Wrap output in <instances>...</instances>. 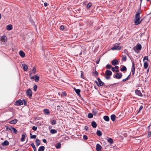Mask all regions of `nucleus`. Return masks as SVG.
Returning a JSON list of instances; mask_svg holds the SVG:
<instances>
[{
	"label": "nucleus",
	"mask_w": 151,
	"mask_h": 151,
	"mask_svg": "<svg viewBox=\"0 0 151 151\" xmlns=\"http://www.w3.org/2000/svg\"><path fill=\"white\" fill-rule=\"evenodd\" d=\"M122 73H116L115 75H114L113 77L114 78L119 79L122 77Z\"/></svg>",
	"instance_id": "obj_7"
},
{
	"label": "nucleus",
	"mask_w": 151,
	"mask_h": 151,
	"mask_svg": "<svg viewBox=\"0 0 151 151\" xmlns=\"http://www.w3.org/2000/svg\"><path fill=\"white\" fill-rule=\"evenodd\" d=\"M35 77V82H37L38 81L39 79H40V77L39 76H37V75H35L34 76Z\"/></svg>",
	"instance_id": "obj_23"
},
{
	"label": "nucleus",
	"mask_w": 151,
	"mask_h": 151,
	"mask_svg": "<svg viewBox=\"0 0 151 151\" xmlns=\"http://www.w3.org/2000/svg\"><path fill=\"white\" fill-rule=\"evenodd\" d=\"M145 60H146L148 61V57L147 56H145L144 57L143 61H144Z\"/></svg>",
	"instance_id": "obj_51"
},
{
	"label": "nucleus",
	"mask_w": 151,
	"mask_h": 151,
	"mask_svg": "<svg viewBox=\"0 0 151 151\" xmlns=\"http://www.w3.org/2000/svg\"><path fill=\"white\" fill-rule=\"evenodd\" d=\"M102 147L99 144H97L96 146V150L97 151H101Z\"/></svg>",
	"instance_id": "obj_10"
},
{
	"label": "nucleus",
	"mask_w": 151,
	"mask_h": 151,
	"mask_svg": "<svg viewBox=\"0 0 151 151\" xmlns=\"http://www.w3.org/2000/svg\"><path fill=\"white\" fill-rule=\"evenodd\" d=\"M85 130L86 131H88V127L87 126H85Z\"/></svg>",
	"instance_id": "obj_60"
},
{
	"label": "nucleus",
	"mask_w": 151,
	"mask_h": 151,
	"mask_svg": "<svg viewBox=\"0 0 151 151\" xmlns=\"http://www.w3.org/2000/svg\"><path fill=\"white\" fill-rule=\"evenodd\" d=\"M12 26L11 24H9L6 26V29L8 31L11 30L12 29Z\"/></svg>",
	"instance_id": "obj_13"
},
{
	"label": "nucleus",
	"mask_w": 151,
	"mask_h": 151,
	"mask_svg": "<svg viewBox=\"0 0 151 151\" xmlns=\"http://www.w3.org/2000/svg\"><path fill=\"white\" fill-rule=\"evenodd\" d=\"M50 132L52 134H54L57 132V131L55 129H51L50 131Z\"/></svg>",
	"instance_id": "obj_35"
},
{
	"label": "nucleus",
	"mask_w": 151,
	"mask_h": 151,
	"mask_svg": "<svg viewBox=\"0 0 151 151\" xmlns=\"http://www.w3.org/2000/svg\"><path fill=\"white\" fill-rule=\"evenodd\" d=\"M30 139H34L36 138L37 137V136L35 135H32V134L30 133Z\"/></svg>",
	"instance_id": "obj_34"
},
{
	"label": "nucleus",
	"mask_w": 151,
	"mask_h": 151,
	"mask_svg": "<svg viewBox=\"0 0 151 151\" xmlns=\"http://www.w3.org/2000/svg\"><path fill=\"white\" fill-rule=\"evenodd\" d=\"M32 72L33 73H36V68L35 67H33L32 69Z\"/></svg>",
	"instance_id": "obj_52"
},
{
	"label": "nucleus",
	"mask_w": 151,
	"mask_h": 151,
	"mask_svg": "<svg viewBox=\"0 0 151 151\" xmlns=\"http://www.w3.org/2000/svg\"><path fill=\"white\" fill-rule=\"evenodd\" d=\"M43 112L45 114L49 115L50 114V111L47 109H45L43 110Z\"/></svg>",
	"instance_id": "obj_14"
},
{
	"label": "nucleus",
	"mask_w": 151,
	"mask_h": 151,
	"mask_svg": "<svg viewBox=\"0 0 151 151\" xmlns=\"http://www.w3.org/2000/svg\"><path fill=\"white\" fill-rule=\"evenodd\" d=\"M19 54L20 55L22 58H24L25 56V53L22 51H20L19 52Z\"/></svg>",
	"instance_id": "obj_17"
},
{
	"label": "nucleus",
	"mask_w": 151,
	"mask_h": 151,
	"mask_svg": "<svg viewBox=\"0 0 151 151\" xmlns=\"http://www.w3.org/2000/svg\"><path fill=\"white\" fill-rule=\"evenodd\" d=\"M112 72L109 70H107L105 72L106 76H104L105 78L107 80L110 79L111 78L110 76L112 75Z\"/></svg>",
	"instance_id": "obj_1"
},
{
	"label": "nucleus",
	"mask_w": 151,
	"mask_h": 151,
	"mask_svg": "<svg viewBox=\"0 0 151 151\" xmlns=\"http://www.w3.org/2000/svg\"><path fill=\"white\" fill-rule=\"evenodd\" d=\"M103 118L104 119L106 122H108L109 120V118L107 116H104Z\"/></svg>",
	"instance_id": "obj_28"
},
{
	"label": "nucleus",
	"mask_w": 151,
	"mask_h": 151,
	"mask_svg": "<svg viewBox=\"0 0 151 151\" xmlns=\"http://www.w3.org/2000/svg\"><path fill=\"white\" fill-rule=\"evenodd\" d=\"M40 141L38 139H36L35 140V143L36 145L37 146L40 145Z\"/></svg>",
	"instance_id": "obj_20"
},
{
	"label": "nucleus",
	"mask_w": 151,
	"mask_h": 151,
	"mask_svg": "<svg viewBox=\"0 0 151 151\" xmlns=\"http://www.w3.org/2000/svg\"><path fill=\"white\" fill-rule=\"evenodd\" d=\"M116 116L114 114H112L111 116V120L114 122L116 119Z\"/></svg>",
	"instance_id": "obj_22"
},
{
	"label": "nucleus",
	"mask_w": 151,
	"mask_h": 151,
	"mask_svg": "<svg viewBox=\"0 0 151 151\" xmlns=\"http://www.w3.org/2000/svg\"><path fill=\"white\" fill-rule=\"evenodd\" d=\"M142 12V11H137L136 12V14H137L138 15H140L141 13Z\"/></svg>",
	"instance_id": "obj_57"
},
{
	"label": "nucleus",
	"mask_w": 151,
	"mask_h": 151,
	"mask_svg": "<svg viewBox=\"0 0 151 151\" xmlns=\"http://www.w3.org/2000/svg\"><path fill=\"white\" fill-rule=\"evenodd\" d=\"M23 104V101L20 99L17 100L14 103V105L16 106H20Z\"/></svg>",
	"instance_id": "obj_4"
},
{
	"label": "nucleus",
	"mask_w": 151,
	"mask_h": 151,
	"mask_svg": "<svg viewBox=\"0 0 151 151\" xmlns=\"http://www.w3.org/2000/svg\"><path fill=\"white\" fill-rule=\"evenodd\" d=\"M107 141L109 143L111 144H112L114 142L113 139L110 138H108L107 139Z\"/></svg>",
	"instance_id": "obj_25"
},
{
	"label": "nucleus",
	"mask_w": 151,
	"mask_h": 151,
	"mask_svg": "<svg viewBox=\"0 0 151 151\" xmlns=\"http://www.w3.org/2000/svg\"><path fill=\"white\" fill-rule=\"evenodd\" d=\"M81 78L85 79V77L83 74V73L82 71H81Z\"/></svg>",
	"instance_id": "obj_43"
},
{
	"label": "nucleus",
	"mask_w": 151,
	"mask_h": 151,
	"mask_svg": "<svg viewBox=\"0 0 151 151\" xmlns=\"http://www.w3.org/2000/svg\"><path fill=\"white\" fill-rule=\"evenodd\" d=\"M141 4H140V6L139 7L138 9L137 10V11H141Z\"/></svg>",
	"instance_id": "obj_62"
},
{
	"label": "nucleus",
	"mask_w": 151,
	"mask_h": 151,
	"mask_svg": "<svg viewBox=\"0 0 151 151\" xmlns=\"http://www.w3.org/2000/svg\"><path fill=\"white\" fill-rule=\"evenodd\" d=\"M120 70L122 72L125 71L127 70V68L124 65H123L122 68H121Z\"/></svg>",
	"instance_id": "obj_29"
},
{
	"label": "nucleus",
	"mask_w": 151,
	"mask_h": 151,
	"mask_svg": "<svg viewBox=\"0 0 151 151\" xmlns=\"http://www.w3.org/2000/svg\"><path fill=\"white\" fill-rule=\"evenodd\" d=\"M83 138L85 140H86L88 139V137L86 135H84L83 136Z\"/></svg>",
	"instance_id": "obj_54"
},
{
	"label": "nucleus",
	"mask_w": 151,
	"mask_h": 151,
	"mask_svg": "<svg viewBox=\"0 0 151 151\" xmlns=\"http://www.w3.org/2000/svg\"><path fill=\"white\" fill-rule=\"evenodd\" d=\"M143 106L142 105L139 108V110L138 111V113L139 112H140V111L142 110V108H143Z\"/></svg>",
	"instance_id": "obj_56"
},
{
	"label": "nucleus",
	"mask_w": 151,
	"mask_h": 151,
	"mask_svg": "<svg viewBox=\"0 0 151 151\" xmlns=\"http://www.w3.org/2000/svg\"><path fill=\"white\" fill-rule=\"evenodd\" d=\"M142 49V45L141 44L137 43V45L133 48L135 52L138 53L137 51H140Z\"/></svg>",
	"instance_id": "obj_3"
},
{
	"label": "nucleus",
	"mask_w": 151,
	"mask_h": 151,
	"mask_svg": "<svg viewBox=\"0 0 151 151\" xmlns=\"http://www.w3.org/2000/svg\"><path fill=\"white\" fill-rule=\"evenodd\" d=\"M92 113H93L92 114L94 116H95L97 114V112L94 111H92Z\"/></svg>",
	"instance_id": "obj_53"
},
{
	"label": "nucleus",
	"mask_w": 151,
	"mask_h": 151,
	"mask_svg": "<svg viewBox=\"0 0 151 151\" xmlns=\"http://www.w3.org/2000/svg\"><path fill=\"white\" fill-rule=\"evenodd\" d=\"M22 101H23V104L25 105V106H27V102L24 99H23L22 100Z\"/></svg>",
	"instance_id": "obj_48"
},
{
	"label": "nucleus",
	"mask_w": 151,
	"mask_h": 151,
	"mask_svg": "<svg viewBox=\"0 0 151 151\" xmlns=\"http://www.w3.org/2000/svg\"><path fill=\"white\" fill-rule=\"evenodd\" d=\"M112 67V66L110 64H107L106 66V68L108 69H110Z\"/></svg>",
	"instance_id": "obj_44"
},
{
	"label": "nucleus",
	"mask_w": 151,
	"mask_h": 151,
	"mask_svg": "<svg viewBox=\"0 0 151 151\" xmlns=\"http://www.w3.org/2000/svg\"><path fill=\"white\" fill-rule=\"evenodd\" d=\"M64 26L63 25H62L60 26V30H62L64 29Z\"/></svg>",
	"instance_id": "obj_50"
},
{
	"label": "nucleus",
	"mask_w": 151,
	"mask_h": 151,
	"mask_svg": "<svg viewBox=\"0 0 151 151\" xmlns=\"http://www.w3.org/2000/svg\"><path fill=\"white\" fill-rule=\"evenodd\" d=\"M1 133L2 134H4L5 136V137L6 136L7 137L8 136V133L5 131H4V130H3L1 132Z\"/></svg>",
	"instance_id": "obj_31"
},
{
	"label": "nucleus",
	"mask_w": 151,
	"mask_h": 151,
	"mask_svg": "<svg viewBox=\"0 0 151 151\" xmlns=\"http://www.w3.org/2000/svg\"><path fill=\"white\" fill-rule=\"evenodd\" d=\"M135 93L136 95L142 97L143 96L142 94L141 93V92L139 90H136L135 91Z\"/></svg>",
	"instance_id": "obj_9"
},
{
	"label": "nucleus",
	"mask_w": 151,
	"mask_h": 151,
	"mask_svg": "<svg viewBox=\"0 0 151 151\" xmlns=\"http://www.w3.org/2000/svg\"><path fill=\"white\" fill-rule=\"evenodd\" d=\"M116 83H114L112 84H111L110 86L109 85H105V84H104V87H105V88H108L109 86H111L112 85H115V84H116Z\"/></svg>",
	"instance_id": "obj_46"
},
{
	"label": "nucleus",
	"mask_w": 151,
	"mask_h": 151,
	"mask_svg": "<svg viewBox=\"0 0 151 151\" xmlns=\"http://www.w3.org/2000/svg\"><path fill=\"white\" fill-rule=\"evenodd\" d=\"M22 66L23 67V69L24 70L26 71L27 70L28 68V67L25 64H22Z\"/></svg>",
	"instance_id": "obj_18"
},
{
	"label": "nucleus",
	"mask_w": 151,
	"mask_h": 151,
	"mask_svg": "<svg viewBox=\"0 0 151 151\" xmlns=\"http://www.w3.org/2000/svg\"><path fill=\"white\" fill-rule=\"evenodd\" d=\"M97 135L99 137H100L102 135V133L100 130H98L96 132Z\"/></svg>",
	"instance_id": "obj_32"
},
{
	"label": "nucleus",
	"mask_w": 151,
	"mask_h": 151,
	"mask_svg": "<svg viewBox=\"0 0 151 151\" xmlns=\"http://www.w3.org/2000/svg\"><path fill=\"white\" fill-rule=\"evenodd\" d=\"M122 60L124 62L126 61L127 60V57L125 55H122Z\"/></svg>",
	"instance_id": "obj_41"
},
{
	"label": "nucleus",
	"mask_w": 151,
	"mask_h": 151,
	"mask_svg": "<svg viewBox=\"0 0 151 151\" xmlns=\"http://www.w3.org/2000/svg\"><path fill=\"white\" fill-rule=\"evenodd\" d=\"M5 127H6V130H7L8 129H9L12 132V130H11V127H10L7 126H5Z\"/></svg>",
	"instance_id": "obj_49"
},
{
	"label": "nucleus",
	"mask_w": 151,
	"mask_h": 151,
	"mask_svg": "<svg viewBox=\"0 0 151 151\" xmlns=\"http://www.w3.org/2000/svg\"><path fill=\"white\" fill-rule=\"evenodd\" d=\"M140 19V15L136 14L135 16V18L134 19V22L135 25H137L139 24V21Z\"/></svg>",
	"instance_id": "obj_2"
},
{
	"label": "nucleus",
	"mask_w": 151,
	"mask_h": 151,
	"mask_svg": "<svg viewBox=\"0 0 151 151\" xmlns=\"http://www.w3.org/2000/svg\"><path fill=\"white\" fill-rule=\"evenodd\" d=\"M25 136L24 134H22V138L21 139V142H23L25 140Z\"/></svg>",
	"instance_id": "obj_38"
},
{
	"label": "nucleus",
	"mask_w": 151,
	"mask_h": 151,
	"mask_svg": "<svg viewBox=\"0 0 151 151\" xmlns=\"http://www.w3.org/2000/svg\"><path fill=\"white\" fill-rule=\"evenodd\" d=\"M144 67L145 69H146L148 67V64L147 62H145L144 63Z\"/></svg>",
	"instance_id": "obj_39"
},
{
	"label": "nucleus",
	"mask_w": 151,
	"mask_h": 151,
	"mask_svg": "<svg viewBox=\"0 0 151 151\" xmlns=\"http://www.w3.org/2000/svg\"><path fill=\"white\" fill-rule=\"evenodd\" d=\"M135 70H131V72L132 73V76H134V74Z\"/></svg>",
	"instance_id": "obj_64"
},
{
	"label": "nucleus",
	"mask_w": 151,
	"mask_h": 151,
	"mask_svg": "<svg viewBox=\"0 0 151 151\" xmlns=\"http://www.w3.org/2000/svg\"><path fill=\"white\" fill-rule=\"evenodd\" d=\"M111 64L114 65H116L119 63V61L116 59H114L111 61Z\"/></svg>",
	"instance_id": "obj_11"
},
{
	"label": "nucleus",
	"mask_w": 151,
	"mask_h": 151,
	"mask_svg": "<svg viewBox=\"0 0 151 151\" xmlns=\"http://www.w3.org/2000/svg\"><path fill=\"white\" fill-rule=\"evenodd\" d=\"M144 18H145V17L143 18H142V19H141V20H140L139 21V24H140L141 23H142V22L143 21V19H144Z\"/></svg>",
	"instance_id": "obj_61"
},
{
	"label": "nucleus",
	"mask_w": 151,
	"mask_h": 151,
	"mask_svg": "<svg viewBox=\"0 0 151 151\" xmlns=\"http://www.w3.org/2000/svg\"><path fill=\"white\" fill-rule=\"evenodd\" d=\"M7 40V37L6 36L4 35L2 36H1V41L4 42L3 45H4V42H6Z\"/></svg>",
	"instance_id": "obj_6"
},
{
	"label": "nucleus",
	"mask_w": 151,
	"mask_h": 151,
	"mask_svg": "<svg viewBox=\"0 0 151 151\" xmlns=\"http://www.w3.org/2000/svg\"><path fill=\"white\" fill-rule=\"evenodd\" d=\"M121 49V47L120 46H116L115 45L113 47L111 48V50H119Z\"/></svg>",
	"instance_id": "obj_8"
},
{
	"label": "nucleus",
	"mask_w": 151,
	"mask_h": 151,
	"mask_svg": "<svg viewBox=\"0 0 151 151\" xmlns=\"http://www.w3.org/2000/svg\"><path fill=\"white\" fill-rule=\"evenodd\" d=\"M55 147L57 149L60 148L61 146V144L60 142L57 143L55 145Z\"/></svg>",
	"instance_id": "obj_30"
},
{
	"label": "nucleus",
	"mask_w": 151,
	"mask_h": 151,
	"mask_svg": "<svg viewBox=\"0 0 151 151\" xmlns=\"http://www.w3.org/2000/svg\"><path fill=\"white\" fill-rule=\"evenodd\" d=\"M147 137H150V136H151V131H149L148 132V134H147Z\"/></svg>",
	"instance_id": "obj_47"
},
{
	"label": "nucleus",
	"mask_w": 151,
	"mask_h": 151,
	"mask_svg": "<svg viewBox=\"0 0 151 151\" xmlns=\"http://www.w3.org/2000/svg\"><path fill=\"white\" fill-rule=\"evenodd\" d=\"M131 70H135V63L134 62L132 61V65Z\"/></svg>",
	"instance_id": "obj_33"
},
{
	"label": "nucleus",
	"mask_w": 151,
	"mask_h": 151,
	"mask_svg": "<svg viewBox=\"0 0 151 151\" xmlns=\"http://www.w3.org/2000/svg\"><path fill=\"white\" fill-rule=\"evenodd\" d=\"M92 6V4L91 3L89 2V3L87 5H86V8L87 9H88L91 6Z\"/></svg>",
	"instance_id": "obj_37"
},
{
	"label": "nucleus",
	"mask_w": 151,
	"mask_h": 151,
	"mask_svg": "<svg viewBox=\"0 0 151 151\" xmlns=\"http://www.w3.org/2000/svg\"><path fill=\"white\" fill-rule=\"evenodd\" d=\"M50 122L52 125H54L57 124V122L55 119H52L50 120Z\"/></svg>",
	"instance_id": "obj_21"
},
{
	"label": "nucleus",
	"mask_w": 151,
	"mask_h": 151,
	"mask_svg": "<svg viewBox=\"0 0 151 151\" xmlns=\"http://www.w3.org/2000/svg\"><path fill=\"white\" fill-rule=\"evenodd\" d=\"M73 89L77 94H79V93L81 92V90L80 89H76L75 87H74Z\"/></svg>",
	"instance_id": "obj_26"
},
{
	"label": "nucleus",
	"mask_w": 151,
	"mask_h": 151,
	"mask_svg": "<svg viewBox=\"0 0 151 151\" xmlns=\"http://www.w3.org/2000/svg\"><path fill=\"white\" fill-rule=\"evenodd\" d=\"M31 146L33 148L34 151H36V148L34 143H32V144H31Z\"/></svg>",
	"instance_id": "obj_40"
},
{
	"label": "nucleus",
	"mask_w": 151,
	"mask_h": 151,
	"mask_svg": "<svg viewBox=\"0 0 151 151\" xmlns=\"http://www.w3.org/2000/svg\"><path fill=\"white\" fill-rule=\"evenodd\" d=\"M45 149V147L43 146H40L38 150V151H44Z\"/></svg>",
	"instance_id": "obj_27"
},
{
	"label": "nucleus",
	"mask_w": 151,
	"mask_h": 151,
	"mask_svg": "<svg viewBox=\"0 0 151 151\" xmlns=\"http://www.w3.org/2000/svg\"><path fill=\"white\" fill-rule=\"evenodd\" d=\"M11 130H12V131H13V132L15 134H17L18 132L17 130L12 126L11 127Z\"/></svg>",
	"instance_id": "obj_24"
},
{
	"label": "nucleus",
	"mask_w": 151,
	"mask_h": 151,
	"mask_svg": "<svg viewBox=\"0 0 151 151\" xmlns=\"http://www.w3.org/2000/svg\"><path fill=\"white\" fill-rule=\"evenodd\" d=\"M37 88V86L36 85H35L33 87V90L35 91H36Z\"/></svg>",
	"instance_id": "obj_45"
},
{
	"label": "nucleus",
	"mask_w": 151,
	"mask_h": 151,
	"mask_svg": "<svg viewBox=\"0 0 151 151\" xmlns=\"http://www.w3.org/2000/svg\"><path fill=\"white\" fill-rule=\"evenodd\" d=\"M111 68V70H112V71H113L114 72L116 70H115V68L114 67H112V68Z\"/></svg>",
	"instance_id": "obj_58"
},
{
	"label": "nucleus",
	"mask_w": 151,
	"mask_h": 151,
	"mask_svg": "<svg viewBox=\"0 0 151 151\" xmlns=\"http://www.w3.org/2000/svg\"><path fill=\"white\" fill-rule=\"evenodd\" d=\"M91 125L93 128H96L97 126L96 123L94 121H93L91 122Z\"/></svg>",
	"instance_id": "obj_16"
},
{
	"label": "nucleus",
	"mask_w": 151,
	"mask_h": 151,
	"mask_svg": "<svg viewBox=\"0 0 151 151\" xmlns=\"http://www.w3.org/2000/svg\"><path fill=\"white\" fill-rule=\"evenodd\" d=\"M9 144V142L7 140H5L2 143V145L3 146H6L8 145Z\"/></svg>",
	"instance_id": "obj_15"
},
{
	"label": "nucleus",
	"mask_w": 151,
	"mask_h": 151,
	"mask_svg": "<svg viewBox=\"0 0 151 151\" xmlns=\"http://www.w3.org/2000/svg\"><path fill=\"white\" fill-rule=\"evenodd\" d=\"M96 68L95 67L94 71V72H92V74H93V76H94L96 78H97V76H98L99 75V73L96 71Z\"/></svg>",
	"instance_id": "obj_12"
},
{
	"label": "nucleus",
	"mask_w": 151,
	"mask_h": 151,
	"mask_svg": "<svg viewBox=\"0 0 151 151\" xmlns=\"http://www.w3.org/2000/svg\"><path fill=\"white\" fill-rule=\"evenodd\" d=\"M100 58H99L98 60H97L96 61V64H98L99 63L100 61Z\"/></svg>",
	"instance_id": "obj_59"
},
{
	"label": "nucleus",
	"mask_w": 151,
	"mask_h": 151,
	"mask_svg": "<svg viewBox=\"0 0 151 151\" xmlns=\"http://www.w3.org/2000/svg\"><path fill=\"white\" fill-rule=\"evenodd\" d=\"M37 129V127L35 126H34L32 127V129L34 131H36Z\"/></svg>",
	"instance_id": "obj_55"
},
{
	"label": "nucleus",
	"mask_w": 151,
	"mask_h": 151,
	"mask_svg": "<svg viewBox=\"0 0 151 151\" xmlns=\"http://www.w3.org/2000/svg\"><path fill=\"white\" fill-rule=\"evenodd\" d=\"M88 117L89 118H92L93 117V114L91 113H89L88 114Z\"/></svg>",
	"instance_id": "obj_42"
},
{
	"label": "nucleus",
	"mask_w": 151,
	"mask_h": 151,
	"mask_svg": "<svg viewBox=\"0 0 151 151\" xmlns=\"http://www.w3.org/2000/svg\"><path fill=\"white\" fill-rule=\"evenodd\" d=\"M60 106L62 107V105H58V106H57V107L58 108L57 110H59V109H60Z\"/></svg>",
	"instance_id": "obj_63"
},
{
	"label": "nucleus",
	"mask_w": 151,
	"mask_h": 151,
	"mask_svg": "<svg viewBox=\"0 0 151 151\" xmlns=\"http://www.w3.org/2000/svg\"><path fill=\"white\" fill-rule=\"evenodd\" d=\"M104 83L101 81H100L99 82V83H98L99 85H98V86L99 87L102 86L104 85Z\"/></svg>",
	"instance_id": "obj_36"
},
{
	"label": "nucleus",
	"mask_w": 151,
	"mask_h": 151,
	"mask_svg": "<svg viewBox=\"0 0 151 151\" xmlns=\"http://www.w3.org/2000/svg\"><path fill=\"white\" fill-rule=\"evenodd\" d=\"M17 121L18 120L16 119H15L10 121L9 123L10 124H15L17 123Z\"/></svg>",
	"instance_id": "obj_19"
},
{
	"label": "nucleus",
	"mask_w": 151,
	"mask_h": 151,
	"mask_svg": "<svg viewBox=\"0 0 151 151\" xmlns=\"http://www.w3.org/2000/svg\"><path fill=\"white\" fill-rule=\"evenodd\" d=\"M26 93L29 98H31L32 96V92L31 90L29 88L26 91Z\"/></svg>",
	"instance_id": "obj_5"
}]
</instances>
